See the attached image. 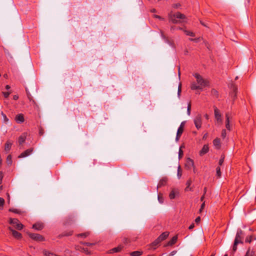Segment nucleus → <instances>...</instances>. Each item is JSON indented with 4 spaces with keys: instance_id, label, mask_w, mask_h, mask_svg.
Returning a JSON list of instances; mask_svg holds the SVG:
<instances>
[{
    "instance_id": "412c9836",
    "label": "nucleus",
    "mask_w": 256,
    "mask_h": 256,
    "mask_svg": "<svg viewBox=\"0 0 256 256\" xmlns=\"http://www.w3.org/2000/svg\"><path fill=\"white\" fill-rule=\"evenodd\" d=\"M12 146V142L10 141H7L5 144L4 146V150L6 152H8L11 148Z\"/></svg>"
},
{
    "instance_id": "f3484780",
    "label": "nucleus",
    "mask_w": 256,
    "mask_h": 256,
    "mask_svg": "<svg viewBox=\"0 0 256 256\" xmlns=\"http://www.w3.org/2000/svg\"><path fill=\"white\" fill-rule=\"evenodd\" d=\"M208 151V146L207 145H204L200 152V156L204 155L206 154Z\"/></svg>"
},
{
    "instance_id": "6e6d98bb",
    "label": "nucleus",
    "mask_w": 256,
    "mask_h": 256,
    "mask_svg": "<svg viewBox=\"0 0 256 256\" xmlns=\"http://www.w3.org/2000/svg\"><path fill=\"white\" fill-rule=\"evenodd\" d=\"M83 251L86 254H90V252H88V250L87 248H84Z\"/></svg>"
},
{
    "instance_id": "6e6552de",
    "label": "nucleus",
    "mask_w": 256,
    "mask_h": 256,
    "mask_svg": "<svg viewBox=\"0 0 256 256\" xmlns=\"http://www.w3.org/2000/svg\"><path fill=\"white\" fill-rule=\"evenodd\" d=\"M214 116L216 119L217 121L222 122V120L221 114L220 113L218 109L216 106H214Z\"/></svg>"
},
{
    "instance_id": "cd10ccee",
    "label": "nucleus",
    "mask_w": 256,
    "mask_h": 256,
    "mask_svg": "<svg viewBox=\"0 0 256 256\" xmlns=\"http://www.w3.org/2000/svg\"><path fill=\"white\" fill-rule=\"evenodd\" d=\"M6 162L8 165H11L12 164V156L10 155H8L6 158Z\"/></svg>"
},
{
    "instance_id": "b1692460",
    "label": "nucleus",
    "mask_w": 256,
    "mask_h": 256,
    "mask_svg": "<svg viewBox=\"0 0 256 256\" xmlns=\"http://www.w3.org/2000/svg\"><path fill=\"white\" fill-rule=\"evenodd\" d=\"M177 193V192L174 190H172L170 194L169 197L170 199H174L176 197V194Z\"/></svg>"
},
{
    "instance_id": "6ab92c4d",
    "label": "nucleus",
    "mask_w": 256,
    "mask_h": 256,
    "mask_svg": "<svg viewBox=\"0 0 256 256\" xmlns=\"http://www.w3.org/2000/svg\"><path fill=\"white\" fill-rule=\"evenodd\" d=\"M214 145L217 148H220V140L219 138H215L213 141Z\"/></svg>"
},
{
    "instance_id": "ea45409f",
    "label": "nucleus",
    "mask_w": 256,
    "mask_h": 256,
    "mask_svg": "<svg viewBox=\"0 0 256 256\" xmlns=\"http://www.w3.org/2000/svg\"><path fill=\"white\" fill-rule=\"evenodd\" d=\"M221 136L223 138H224L226 137V130H222Z\"/></svg>"
},
{
    "instance_id": "79ce46f5",
    "label": "nucleus",
    "mask_w": 256,
    "mask_h": 256,
    "mask_svg": "<svg viewBox=\"0 0 256 256\" xmlns=\"http://www.w3.org/2000/svg\"><path fill=\"white\" fill-rule=\"evenodd\" d=\"M43 253L46 256H50L52 254V253L46 250H44Z\"/></svg>"
},
{
    "instance_id": "864d4df0",
    "label": "nucleus",
    "mask_w": 256,
    "mask_h": 256,
    "mask_svg": "<svg viewBox=\"0 0 256 256\" xmlns=\"http://www.w3.org/2000/svg\"><path fill=\"white\" fill-rule=\"evenodd\" d=\"M176 253V250L172 251L169 254V256H173Z\"/></svg>"
},
{
    "instance_id": "ddd939ff",
    "label": "nucleus",
    "mask_w": 256,
    "mask_h": 256,
    "mask_svg": "<svg viewBox=\"0 0 256 256\" xmlns=\"http://www.w3.org/2000/svg\"><path fill=\"white\" fill-rule=\"evenodd\" d=\"M169 233L168 232H164L158 238V241H160L162 242V240H164L168 236Z\"/></svg>"
},
{
    "instance_id": "13d9d810",
    "label": "nucleus",
    "mask_w": 256,
    "mask_h": 256,
    "mask_svg": "<svg viewBox=\"0 0 256 256\" xmlns=\"http://www.w3.org/2000/svg\"><path fill=\"white\" fill-rule=\"evenodd\" d=\"M154 17L156 18H158L160 20H164L163 18H162L161 16H159L158 15H154Z\"/></svg>"
},
{
    "instance_id": "5fc2aeb1",
    "label": "nucleus",
    "mask_w": 256,
    "mask_h": 256,
    "mask_svg": "<svg viewBox=\"0 0 256 256\" xmlns=\"http://www.w3.org/2000/svg\"><path fill=\"white\" fill-rule=\"evenodd\" d=\"M200 220V216H198L197 217L196 220H195V222L196 223H198Z\"/></svg>"
},
{
    "instance_id": "603ef678",
    "label": "nucleus",
    "mask_w": 256,
    "mask_h": 256,
    "mask_svg": "<svg viewBox=\"0 0 256 256\" xmlns=\"http://www.w3.org/2000/svg\"><path fill=\"white\" fill-rule=\"evenodd\" d=\"M180 92H181V84H180L179 86H178V96L180 95Z\"/></svg>"
},
{
    "instance_id": "e2e57ef3",
    "label": "nucleus",
    "mask_w": 256,
    "mask_h": 256,
    "mask_svg": "<svg viewBox=\"0 0 256 256\" xmlns=\"http://www.w3.org/2000/svg\"><path fill=\"white\" fill-rule=\"evenodd\" d=\"M10 88V86L9 85H6V90H8Z\"/></svg>"
},
{
    "instance_id": "bb28decb",
    "label": "nucleus",
    "mask_w": 256,
    "mask_h": 256,
    "mask_svg": "<svg viewBox=\"0 0 256 256\" xmlns=\"http://www.w3.org/2000/svg\"><path fill=\"white\" fill-rule=\"evenodd\" d=\"M158 238H157L152 244V246L154 249H155L156 246L161 242L160 241H158Z\"/></svg>"
},
{
    "instance_id": "f257e3e1",
    "label": "nucleus",
    "mask_w": 256,
    "mask_h": 256,
    "mask_svg": "<svg viewBox=\"0 0 256 256\" xmlns=\"http://www.w3.org/2000/svg\"><path fill=\"white\" fill-rule=\"evenodd\" d=\"M193 76L196 80L197 84L194 82L192 83L190 88L192 90H202L206 86H208L209 82L203 78L198 74L195 73Z\"/></svg>"
},
{
    "instance_id": "5701e85b",
    "label": "nucleus",
    "mask_w": 256,
    "mask_h": 256,
    "mask_svg": "<svg viewBox=\"0 0 256 256\" xmlns=\"http://www.w3.org/2000/svg\"><path fill=\"white\" fill-rule=\"evenodd\" d=\"M43 226L40 224H35L32 226V228L37 230H41Z\"/></svg>"
},
{
    "instance_id": "c756f323",
    "label": "nucleus",
    "mask_w": 256,
    "mask_h": 256,
    "mask_svg": "<svg viewBox=\"0 0 256 256\" xmlns=\"http://www.w3.org/2000/svg\"><path fill=\"white\" fill-rule=\"evenodd\" d=\"M89 235H90V232H86L78 234L77 235V236H82V237L86 238V237L88 236Z\"/></svg>"
},
{
    "instance_id": "473e14b6",
    "label": "nucleus",
    "mask_w": 256,
    "mask_h": 256,
    "mask_svg": "<svg viewBox=\"0 0 256 256\" xmlns=\"http://www.w3.org/2000/svg\"><path fill=\"white\" fill-rule=\"evenodd\" d=\"M216 176H218V178H220L221 176L220 168L219 166L217 167L216 168Z\"/></svg>"
},
{
    "instance_id": "39448f33",
    "label": "nucleus",
    "mask_w": 256,
    "mask_h": 256,
    "mask_svg": "<svg viewBox=\"0 0 256 256\" xmlns=\"http://www.w3.org/2000/svg\"><path fill=\"white\" fill-rule=\"evenodd\" d=\"M29 236L36 241L40 242L44 240V238L40 234L28 233Z\"/></svg>"
},
{
    "instance_id": "49530a36",
    "label": "nucleus",
    "mask_w": 256,
    "mask_h": 256,
    "mask_svg": "<svg viewBox=\"0 0 256 256\" xmlns=\"http://www.w3.org/2000/svg\"><path fill=\"white\" fill-rule=\"evenodd\" d=\"M212 94L214 95H216V96H218V92H217V90H216L214 89H212Z\"/></svg>"
},
{
    "instance_id": "58836bf2",
    "label": "nucleus",
    "mask_w": 256,
    "mask_h": 256,
    "mask_svg": "<svg viewBox=\"0 0 256 256\" xmlns=\"http://www.w3.org/2000/svg\"><path fill=\"white\" fill-rule=\"evenodd\" d=\"M183 156V151L181 149V147L179 149V152H178V157H179V158H182Z\"/></svg>"
},
{
    "instance_id": "bf43d9fd",
    "label": "nucleus",
    "mask_w": 256,
    "mask_h": 256,
    "mask_svg": "<svg viewBox=\"0 0 256 256\" xmlns=\"http://www.w3.org/2000/svg\"><path fill=\"white\" fill-rule=\"evenodd\" d=\"M3 177H4L3 173L2 172L0 171V180H2Z\"/></svg>"
},
{
    "instance_id": "20e7f679",
    "label": "nucleus",
    "mask_w": 256,
    "mask_h": 256,
    "mask_svg": "<svg viewBox=\"0 0 256 256\" xmlns=\"http://www.w3.org/2000/svg\"><path fill=\"white\" fill-rule=\"evenodd\" d=\"M194 125L198 130L201 128L202 121V116L200 114H198L194 118Z\"/></svg>"
},
{
    "instance_id": "f03ea898",
    "label": "nucleus",
    "mask_w": 256,
    "mask_h": 256,
    "mask_svg": "<svg viewBox=\"0 0 256 256\" xmlns=\"http://www.w3.org/2000/svg\"><path fill=\"white\" fill-rule=\"evenodd\" d=\"M186 18V16L180 12H177L174 14H168L169 20L173 24H179L184 22Z\"/></svg>"
},
{
    "instance_id": "c9c22d12",
    "label": "nucleus",
    "mask_w": 256,
    "mask_h": 256,
    "mask_svg": "<svg viewBox=\"0 0 256 256\" xmlns=\"http://www.w3.org/2000/svg\"><path fill=\"white\" fill-rule=\"evenodd\" d=\"M190 110H191V104L190 102H189L188 106L187 108V114L188 116L190 114Z\"/></svg>"
},
{
    "instance_id": "4c0bfd02",
    "label": "nucleus",
    "mask_w": 256,
    "mask_h": 256,
    "mask_svg": "<svg viewBox=\"0 0 256 256\" xmlns=\"http://www.w3.org/2000/svg\"><path fill=\"white\" fill-rule=\"evenodd\" d=\"M158 200L159 202L161 204L163 203L164 202V198L160 194L158 195Z\"/></svg>"
},
{
    "instance_id": "7c9ffc66",
    "label": "nucleus",
    "mask_w": 256,
    "mask_h": 256,
    "mask_svg": "<svg viewBox=\"0 0 256 256\" xmlns=\"http://www.w3.org/2000/svg\"><path fill=\"white\" fill-rule=\"evenodd\" d=\"M9 211L11 212H14V213H16V214H21V211L20 210H18V209L10 208L9 210Z\"/></svg>"
},
{
    "instance_id": "338daca9",
    "label": "nucleus",
    "mask_w": 256,
    "mask_h": 256,
    "mask_svg": "<svg viewBox=\"0 0 256 256\" xmlns=\"http://www.w3.org/2000/svg\"><path fill=\"white\" fill-rule=\"evenodd\" d=\"M161 34H162V38H166V36H164V33L162 32H161Z\"/></svg>"
},
{
    "instance_id": "aec40b11",
    "label": "nucleus",
    "mask_w": 256,
    "mask_h": 256,
    "mask_svg": "<svg viewBox=\"0 0 256 256\" xmlns=\"http://www.w3.org/2000/svg\"><path fill=\"white\" fill-rule=\"evenodd\" d=\"M167 182V178H163L160 181L159 183L158 184L157 188H160L162 186H164Z\"/></svg>"
},
{
    "instance_id": "052dcab7",
    "label": "nucleus",
    "mask_w": 256,
    "mask_h": 256,
    "mask_svg": "<svg viewBox=\"0 0 256 256\" xmlns=\"http://www.w3.org/2000/svg\"><path fill=\"white\" fill-rule=\"evenodd\" d=\"M18 95H14L13 96V98L14 100H17L18 99Z\"/></svg>"
},
{
    "instance_id": "37998d69",
    "label": "nucleus",
    "mask_w": 256,
    "mask_h": 256,
    "mask_svg": "<svg viewBox=\"0 0 256 256\" xmlns=\"http://www.w3.org/2000/svg\"><path fill=\"white\" fill-rule=\"evenodd\" d=\"M4 203V200L3 198L0 197V207H2Z\"/></svg>"
},
{
    "instance_id": "8fccbe9b",
    "label": "nucleus",
    "mask_w": 256,
    "mask_h": 256,
    "mask_svg": "<svg viewBox=\"0 0 256 256\" xmlns=\"http://www.w3.org/2000/svg\"><path fill=\"white\" fill-rule=\"evenodd\" d=\"M204 206H205V204H204V202L202 204V205H201V206H200V212L202 211V210L204 209Z\"/></svg>"
},
{
    "instance_id": "4d7b16f0",
    "label": "nucleus",
    "mask_w": 256,
    "mask_h": 256,
    "mask_svg": "<svg viewBox=\"0 0 256 256\" xmlns=\"http://www.w3.org/2000/svg\"><path fill=\"white\" fill-rule=\"evenodd\" d=\"M194 227V224H191L190 226L188 227L189 230H192Z\"/></svg>"
},
{
    "instance_id": "dca6fc26",
    "label": "nucleus",
    "mask_w": 256,
    "mask_h": 256,
    "mask_svg": "<svg viewBox=\"0 0 256 256\" xmlns=\"http://www.w3.org/2000/svg\"><path fill=\"white\" fill-rule=\"evenodd\" d=\"M226 127L228 130H230V116L229 114L228 113H226Z\"/></svg>"
},
{
    "instance_id": "a211bd4d",
    "label": "nucleus",
    "mask_w": 256,
    "mask_h": 256,
    "mask_svg": "<svg viewBox=\"0 0 256 256\" xmlns=\"http://www.w3.org/2000/svg\"><path fill=\"white\" fill-rule=\"evenodd\" d=\"M184 132V129L181 128H178L177 133H176V141H178L182 134V132Z\"/></svg>"
},
{
    "instance_id": "7ed1b4c3",
    "label": "nucleus",
    "mask_w": 256,
    "mask_h": 256,
    "mask_svg": "<svg viewBox=\"0 0 256 256\" xmlns=\"http://www.w3.org/2000/svg\"><path fill=\"white\" fill-rule=\"evenodd\" d=\"M9 222L18 230H20L23 228V224L20 223L19 220L16 218H10Z\"/></svg>"
},
{
    "instance_id": "3c124183",
    "label": "nucleus",
    "mask_w": 256,
    "mask_h": 256,
    "mask_svg": "<svg viewBox=\"0 0 256 256\" xmlns=\"http://www.w3.org/2000/svg\"><path fill=\"white\" fill-rule=\"evenodd\" d=\"M184 124H185V122H181L179 128H181L184 129Z\"/></svg>"
},
{
    "instance_id": "1a4fd4ad",
    "label": "nucleus",
    "mask_w": 256,
    "mask_h": 256,
    "mask_svg": "<svg viewBox=\"0 0 256 256\" xmlns=\"http://www.w3.org/2000/svg\"><path fill=\"white\" fill-rule=\"evenodd\" d=\"M33 148H30L22 152L19 156V158H23L30 156L32 152Z\"/></svg>"
},
{
    "instance_id": "72a5a7b5",
    "label": "nucleus",
    "mask_w": 256,
    "mask_h": 256,
    "mask_svg": "<svg viewBox=\"0 0 256 256\" xmlns=\"http://www.w3.org/2000/svg\"><path fill=\"white\" fill-rule=\"evenodd\" d=\"M252 240V236H247L246 238L245 242H246L250 243V242H251Z\"/></svg>"
},
{
    "instance_id": "a878e982",
    "label": "nucleus",
    "mask_w": 256,
    "mask_h": 256,
    "mask_svg": "<svg viewBox=\"0 0 256 256\" xmlns=\"http://www.w3.org/2000/svg\"><path fill=\"white\" fill-rule=\"evenodd\" d=\"M192 182L191 180H188L186 183V190H192V188H190V186L192 184Z\"/></svg>"
},
{
    "instance_id": "0e129e2a",
    "label": "nucleus",
    "mask_w": 256,
    "mask_h": 256,
    "mask_svg": "<svg viewBox=\"0 0 256 256\" xmlns=\"http://www.w3.org/2000/svg\"><path fill=\"white\" fill-rule=\"evenodd\" d=\"M204 198V194H203L202 196L200 198V200L203 201Z\"/></svg>"
},
{
    "instance_id": "f8f14e48",
    "label": "nucleus",
    "mask_w": 256,
    "mask_h": 256,
    "mask_svg": "<svg viewBox=\"0 0 256 256\" xmlns=\"http://www.w3.org/2000/svg\"><path fill=\"white\" fill-rule=\"evenodd\" d=\"M15 120L18 123L23 122L24 120V115L22 114H18L16 116Z\"/></svg>"
},
{
    "instance_id": "774afa93",
    "label": "nucleus",
    "mask_w": 256,
    "mask_h": 256,
    "mask_svg": "<svg viewBox=\"0 0 256 256\" xmlns=\"http://www.w3.org/2000/svg\"><path fill=\"white\" fill-rule=\"evenodd\" d=\"M200 24H201L202 25H203L204 26H206V24H204V22H202V21H200Z\"/></svg>"
},
{
    "instance_id": "2f4dec72",
    "label": "nucleus",
    "mask_w": 256,
    "mask_h": 256,
    "mask_svg": "<svg viewBox=\"0 0 256 256\" xmlns=\"http://www.w3.org/2000/svg\"><path fill=\"white\" fill-rule=\"evenodd\" d=\"M182 175V172L181 170V168L180 166H178V178H180Z\"/></svg>"
},
{
    "instance_id": "0eeeda50",
    "label": "nucleus",
    "mask_w": 256,
    "mask_h": 256,
    "mask_svg": "<svg viewBox=\"0 0 256 256\" xmlns=\"http://www.w3.org/2000/svg\"><path fill=\"white\" fill-rule=\"evenodd\" d=\"M185 167L188 170H190L192 167L194 168V160L190 158H188L185 164ZM194 172H195L194 168Z\"/></svg>"
},
{
    "instance_id": "c03bdc74",
    "label": "nucleus",
    "mask_w": 256,
    "mask_h": 256,
    "mask_svg": "<svg viewBox=\"0 0 256 256\" xmlns=\"http://www.w3.org/2000/svg\"><path fill=\"white\" fill-rule=\"evenodd\" d=\"M2 116H3L4 120V122H8V119L7 118L6 115L5 114H4L2 112Z\"/></svg>"
},
{
    "instance_id": "423d86ee",
    "label": "nucleus",
    "mask_w": 256,
    "mask_h": 256,
    "mask_svg": "<svg viewBox=\"0 0 256 256\" xmlns=\"http://www.w3.org/2000/svg\"><path fill=\"white\" fill-rule=\"evenodd\" d=\"M242 231L241 230H238L236 234V238L234 242H236L238 244H242Z\"/></svg>"
},
{
    "instance_id": "a18cd8bd",
    "label": "nucleus",
    "mask_w": 256,
    "mask_h": 256,
    "mask_svg": "<svg viewBox=\"0 0 256 256\" xmlns=\"http://www.w3.org/2000/svg\"><path fill=\"white\" fill-rule=\"evenodd\" d=\"M10 94V92H3V94H4V96L6 98H8V96H9Z\"/></svg>"
},
{
    "instance_id": "09e8293b",
    "label": "nucleus",
    "mask_w": 256,
    "mask_h": 256,
    "mask_svg": "<svg viewBox=\"0 0 256 256\" xmlns=\"http://www.w3.org/2000/svg\"><path fill=\"white\" fill-rule=\"evenodd\" d=\"M224 158L222 157L218 162L219 165L222 166L224 162Z\"/></svg>"
},
{
    "instance_id": "2eb2a0df",
    "label": "nucleus",
    "mask_w": 256,
    "mask_h": 256,
    "mask_svg": "<svg viewBox=\"0 0 256 256\" xmlns=\"http://www.w3.org/2000/svg\"><path fill=\"white\" fill-rule=\"evenodd\" d=\"M26 138V134L24 133L22 134L19 138L18 140V142L20 145H22L25 141Z\"/></svg>"
},
{
    "instance_id": "de8ad7c7",
    "label": "nucleus",
    "mask_w": 256,
    "mask_h": 256,
    "mask_svg": "<svg viewBox=\"0 0 256 256\" xmlns=\"http://www.w3.org/2000/svg\"><path fill=\"white\" fill-rule=\"evenodd\" d=\"M82 244L84 245H86V246H93L94 245V243H90V242H83Z\"/></svg>"
},
{
    "instance_id": "4be33fe9",
    "label": "nucleus",
    "mask_w": 256,
    "mask_h": 256,
    "mask_svg": "<svg viewBox=\"0 0 256 256\" xmlns=\"http://www.w3.org/2000/svg\"><path fill=\"white\" fill-rule=\"evenodd\" d=\"M177 239H178V236H173L172 238L168 242V245L172 246V245L174 244L176 242Z\"/></svg>"
},
{
    "instance_id": "4468645a",
    "label": "nucleus",
    "mask_w": 256,
    "mask_h": 256,
    "mask_svg": "<svg viewBox=\"0 0 256 256\" xmlns=\"http://www.w3.org/2000/svg\"><path fill=\"white\" fill-rule=\"evenodd\" d=\"M123 246L122 245L118 246V247L114 248L110 250L108 253L112 254L114 252H120Z\"/></svg>"
},
{
    "instance_id": "680f3d73",
    "label": "nucleus",
    "mask_w": 256,
    "mask_h": 256,
    "mask_svg": "<svg viewBox=\"0 0 256 256\" xmlns=\"http://www.w3.org/2000/svg\"><path fill=\"white\" fill-rule=\"evenodd\" d=\"M188 50H184V54L185 55L188 54Z\"/></svg>"
},
{
    "instance_id": "9b49d317",
    "label": "nucleus",
    "mask_w": 256,
    "mask_h": 256,
    "mask_svg": "<svg viewBox=\"0 0 256 256\" xmlns=\"http://www.w3.org/2000/svg\"><path fill=\"white\" fill-rule=\"evenodd\" d=\"M230 86V88H232L233 90V92L232 94V96L233 98V100H234V99L236 98L237 88L233 83L231 84Z\"/></svg>"
},
{
    "instance_id": "69168bd1",
    "label": "nucleus",
    "mask_w": 256,
    "mask_h": 256,
    "mask_svg": "<svg viewBox=\"0 0 256 256\" xmlns=\"http://www.w3.org/2000/svg\"><path fill=\"white\" fill-rule=\"evenodd\" d=\"M72 234V232H70L68 234H64V236H70Z\"/></svg>"
},
{
    "instance_id": "c85d7f7f",
    "label": "nucleus",
    "mask_w": 256,
    "mask_h": 256,
    "mask_svg": "<svg viewBox=\"0 0 256 256\" xmlns=\"http://www.w3.org/2000/svg\"><path fill=\"white\" fill-rule=\"evenodd\" d=\"M184 33L187 35V36H195V34L194 33L192 32H190V31H188V30H184Z\"/></svg>"
},
{
    "instance_id": "a19ab883",
    "label": "nucleus",
    "mask_w": 256,
    "mask_h": 256,
    "mask_svg": "<svg viewBox=\"0 0 256 256\" xmlns=\"http://www.w3.org/2000/svg\"><path fill=\"white\" fill-rule=\"evenodd\" d=\"M74 220V216H70L68 218L67 221L66 222V224H69L70 220Z\"/></svg>"
},
{
    "instance_id": "e433bc0d",
    "label": "nucleus",
    "mask_w": 256,
    "mask_h": 256,
    "mask_svg": "<svg viewBox=\"0 0 256 256\" xmlns=\"http://www.w3.org/2000/svg\"><path fill=\"white\" fill-rule=\"evenodd\" d=\"M189 40L190 41L194 42H198L200 41V38H190Z\"/></svg>"
},
{
    "instance_id": "393cba45",
    "label": "nucleus",
    "mask_w": 256,
    "mask_h": 256,
    "mask_svg": "<svg viewBox=\"0 0 256 256\" xmlns=\"http://www.w3.org/2000/svg\"><path fill=\"white\" fill-rule=\"evenodd\" d=\"M142 252L140 251H134L130 253L131 256H140L142 254Z\"/></svg>"
},
{
    "instance_id": "f704fd0d",
    "label": "nucleus",
    "mask_w": 256,
    "mask_h": 256,
    "mask_svg": "<svg viewBox=\"0 0 256 256\" xmlns=\"http://www.w3.org/2000/svg\"><path fill=\"white\" fill-rule=\"evenodd\" d=\"M238 244V242H234V246H233V248H232V251L234 252H235L236 250H237V245Z\"/></svg>"
},
{
    "instance_id": "9d476101",
    "label": "nucleus",
    "mask_w": 256,
    "mask_h": 256,
    "mask_svg": "<svg viewBox=\"0 0 256 256\" xmlns=\"http://www.w3.org/2000/svg\"><path fill=\"white\" fill-rule=\"evenodd\" d=\"M8 230L12 232V234L15 238L20 239L22 238V234L17 231L12 229L11 227L8 228Z\"/></svg>"
}]
</instances>
